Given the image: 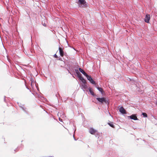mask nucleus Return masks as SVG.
Returning a JSON list of instances; mask_svg holds the SVG:
<instances>
[{
	"label": "nucleus",
	"mask_w": 157,
	"mask_h": 157,
	"mask_svg": "<svg viewBox=\"0 0 157 157\" xmlns=\"http://www.w3.org/2000/svg\"><path fill=\"white\" fill-rule=\"evenodd\" d=\"M97 99L98 101L101 103L104 102L105 103H107L108 102V101H107L106 99L104 98H97Z\"/></svg>",
	"instance_id": "1"
},
{
	"label": "nucleus",
	"mask_w": 157,
	"mask_h": 157,
	"mask_svg": "<svg viewBox=\"0 0 157 157\" xmlns=\"http://www.w3.org/2000/svg\"><path fill=\"white\" fill-rule=\"evenodd\" d=\"M86 77L87 79L89 80L91 83L93 84H95V81L90 76H89L87 75Z\"/></svg>",
	"instance_id": "2"
},
{
	"label": "nucleus",
	"mask_w": 157,
	"mask_h": 157,
	"mask_svg": "<svg viewBox=\"0 0 157 157\" xmlns=\"http://www.w3.org/2000/svg\"><path fill=\"white\" fill-rule=\"evenodd\" d=\"M89 132L91 134L94 135L96 133L98 132V131L95 130L92 128H91L89 129Z\"/></svg>",
	"instance_id": "3"
},
{
	"label": "nucleus",
	"mask_w": 157,
	"mask_h": 157,
	"mask_svg": "<svg viewBox=\"0 0 157 157\" xmlns=\"http://www.w3.org/2000/svg\"><path fill=\"white\" fill-rule=\"evenodd\" d=\"M80 2L79 5V6L80 7H84L85 6L84 4L86 3V2L84 0H78Z\"/></svg>",
	"instance_id": "4"
},
{
	"label": "nucleus",
	"mask_w": 157,
	"mask_h": 157,
	"mask_svg": "<svg viewBox=\"0 0 157 157\" xmlns=\"http://www.w3.org/2000/svg\"><path fill=\"white\" fill-rule=\"evenodd\" d=\"M128 117H129L131 119H133L134 120H138V119L136 114H132L130 116H128Z\"/></svg>",
	"instance_id": "5"
},
{
	"label": "nucleus",
	"mask_w": 157,
	"mask_h": 157,
	"mask_svg": "<svg viewBox=\"0 0 157 157\" xmlns=\"http://www.w3.org/2000/svg\"><path fill=\"white\" fill-rule=\"evenodd\" d=\"M150 18V15L149 14H147L145 18L144 21H145L147 23H149V21Z\"/></svg>",
	"instance_id": "6"
},
{
	"label": "nucleus",
	"mask_w": 157,
	"mask_h": 157,
	"mask_svg": "<svg viewBox=\"0 0 157 157\" xmlns=\"http://www.w3.org/2000/svg\"><path fill=\"white\" fill-rule=\"evenodd\" d=\"M59 50L60 56L61 57H63L64 56L63 48H61L59 47Z\"/></svg>",
	"instance_id": "7"
},
{
	"label": "nucleus",
	"mask_w": 157,
	"mask_h": 157,
	"mask_svg": "<svg viewBox=\"0 0 157 157\" xmlns=\"http://www.w3.org/2000/svg\"><path fill=\"white\" fill-rule=\"evenodd\" d=\"M119 110V111L122 114L126 113V111L123 107H121Z\"/></svg>",
	"instance_id": "8"
},
{
	"label": "nucleus",
	"mask_w": 157,
	"mask_h": 157,
	"mask_svg": "<svg viewBox=\"0 0 157 157\" xmlns=\"http://www.w3.org/2000/svg\"><path fill=\"white\" fill-rule=\"evenodd\" d=\"M78 77H79V79H80V80L82 82V83H83L85 85L86 83V80L85 79H84V78L82 77L81 76V74H80V75H79L78 76Z\"/></svg>",
	"instance_id": "9"
},
{
	"label": "nucleus",
	"mask_w": 157,
	"mask_h": 157,
	"mask_svg": "<svg viewBox=\"0 0 157 157\" xmlns=\"http://www.w3.org/2000/svg\"><path fill=\"white\" fill-rule=\"evenodd\" d=\"M79 70L85 76H86L87 75V74L81 68H79Z\"/></svg>",
	"instance_id": "10"
},
{
	"label": "nucleus",
	"mask_w": 157,
	"mask_h": 157,
	"mask_svg": "<svg viewBox=\"0 0 157 157\" xmlns=\"http://www.w3.org/2000/svg\"><path fill=\"white\" fill-rule=\"evenodd\" d=\"M108 125H109L111 127L114 128L115 127L114 125L113 124V123L112 122H109L108 123Z\"/></svg>",
	"instance_id": "11"
},
{
	"label": "nucleus",
	"mask_w": 157,
	"mask_h": 157,
	"mask_svg": "<svg viewBox=\"0 0 157 157\" xmlns=\"http://www.w3.org/2000/svg\"><path fill=\"white\" fill-rule=\"evenodd\" d=\"M97 88L99 91H100L101 93H103V90L102 88L99 87H97Z\"/></svg>",
	"instance_id": "12"
},
{
	"label": "nucleus",
	"mask_w": 157,
	"mask_h": 157,
	"mask_svg": "<svg viewBox=\"0 0 157 157\" xmlns=\"http://www.w3.org/2000/svg\"><path fill=\"white\" fill-rule=\"evenodd\" d=\"M89 91L90 93L92 94V95H94V94L93 91L92 89L91 88H90L89 89Z\"/></svg>",
	"instance_id": "13"
},
{
	"label": "nucleus",
	"mask_w": 157,
	"mask_h": 157,
	"mask_svg": "<svg viewBox=\"0 0 157 157\" xmlns=\"http://www.w3.org/2000/svg\"><path fill=\"white\" fill-rule=\"evenodd\" d=\"M142 114L144 117H147V114L145 113H143Z\"/></svg>",
	"instance_id": "14"
},
{
	"label": "nucleus",
	"mask_w": 157,
	"mask_h": 157,
	"mask_svg": "<svg viewBox=\"0 0 157 157\" xmlns=\"http://www.w3.org/2000/svg\"><path fill=\"white\" fill-rule=\"evenodd\" d=\"M54 57L56 58H58V56H57L56 54H55L54 55Z\"/></svg>",
	"instance_id": "15"
},
{
	"label": "nucleus",
	"mask_w": 157,
	"mask_h": 157,
	"mask_svg": "<svg viewBox=\"0 0 157 157\" xmlns=\"http://www.w3.org/2000/svg\"><path fill=\"white\" fill-rule=\"evenodd\" d=\"M59 121H62V119H60V118H59Z\"/></svg>",
	"instance_id": "16"
},
{
	"label": "nucleus",
	"mask_w": 157,
	"mask_h": 157,
	"mask_svg": "<svg viewBox=\"0 0 157 157\" xmlns=\"http://www.w3.org/2000/svg\"><path fill=\"white\" fill-rule=\"evenodd\" d=\"M156 104H157V102H156Z\"/></svg>",
	"instance_id": "17"
}]
</instances>
